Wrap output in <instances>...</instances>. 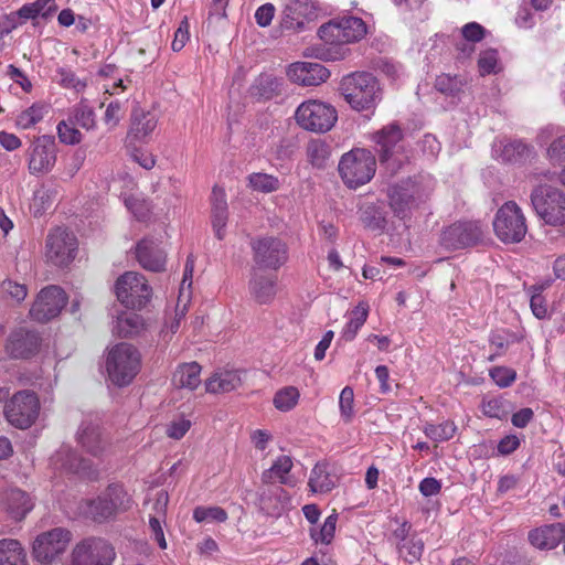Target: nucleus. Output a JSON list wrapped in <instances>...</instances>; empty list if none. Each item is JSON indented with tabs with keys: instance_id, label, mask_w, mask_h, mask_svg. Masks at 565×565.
<instances>
[{
	"instance_id": "1",
	"label": "nucleus",
	"mask_w": 565,
	"mask_h": 565,
	"mask_svg": "<svg viewBox=\"0 0 565 565\" xmlns=\"http://www.w3.org/2000/svg\"><path fill=\"white\" fill-rule=\"evenodd\" d=\"M367 32L365 22L358 17H342L330 20L318 29L319 38L331 45L327 56H320L327 61L344 60L350 49L345 44L359 42Z\"/></svg>"
},
{
	"instance_id": "2",
	"label": "nucleus",
	"mask_w": 565,
	"mask_h": 565,
	"mask_svg": "<svg viewBox=\"0 0 565 565\" xmlns=\"http://www.w3.org/2000/svg\"><path fill=\"white\" fill-rule=\"evenodd\" d=\"M134 500L122 484L111 483L96 498L84 501V513L92 520L103 523L117 514L127 512Z\"/></svg>"
},
{
	"instance_id": "3",
	"label": "nucleus",
	"mask_w": 565,
	"mask_h": 565,
	"mask_svg": "<svg viewBox=\"0 0 565 565\" xmlns=\"http://www.w3.org/2000/svg\"><path fill=\"white\" fill-rule=\"evenodd\" d=\"M340 89L348 104L358 111L371 110L381 100L379 82L367 72H356L343 77Z\"/></svg>"
},
{
	"instance_id": "4",
	"label": "nucleus",
	"mask_w": 565,
	"mask_h": 565,
	"mask_svg": "<svg viewBox=\"0 0 565 565\" xmlns=\"http://www.w3.org/2000/svg\"><path fill=\"white\" fill-rule=\"evenodd\" d=\"M141 355L130 343L121 342L113 347L106 358L109 381L119 387L127 386L140 370Z\"/></svg>"
},
{
	"instance_id": "5",
	"label": "nucleus",
	"mask_w": 565,
	"mask_h": 565,
	"mask_svg": "<svg viewBox=\"0 0 565 565\" xmlns=\"http://www.w3.org/2000/svg\"><path fill=\"white\" fill-rule=\"evenodd\" d=\"M338 170L343 183L350 189H356L372 180L376 171V159L370 150L354 148L341 157Z\"/></svg>"
},
{
	"instance_id": "6",
	"label": "nucleus",
	"mask_w": 565,
	"mask_h": 565,
	"mask_svg": "<svg viewBox=\"0 0 565 565\" xmlns=\"http://www.w3.org/2000/svg\"><path fill=\"white\" fill-rule=\"evenodd\" d=\"M531 204L536 215L547 225L565 224V192L550 184H539L531 192Z\"/></svg>"
},
{
	"instance_id": "7",
	"label": "nucleus",
	"mask_w": 565,
	"mask_h": 565,
	"mask_svg": "<svg viewBox=\"0 0 565 565\" xmlns=\"http://www.w3.org/2000/svg\"><path fill=\"white\" fill-rule=\"evenodd\" d=\"M249 246L255 269L278 270L288 260V246L280 237L256 236L250 238Z\"/></svg>"
},
{
	"instance_id": "8",
	"label": "nucleus",
	"mask_w": 565,
	"mask_h": 565,
	"mask_svg": "<svg viewBox=\"0 0 565 565\" xmlns=\"http://www.w3.org/2000/svg\"><path fill=\"white\" fill-rule=\"evenodd\" d=\"M321 13L322 8L318 0H289L281 13L280 31L291 34L303 32Z\"/></svg>"
},
{
	"instance_id": "9",
	"label": "nucleus",
	"mask_w": 565,
	"mask_h": 565,
	"mask_svg": "<svg viewBox=\"0 0 565 565\" xmlns=\"http://www.w3.org/2000/svg\"><path fill=\"white\" fill-rule=\"evenodd\" d=\"M497 237L503 243H519L526 232L525 216L514 201L505 202L497 212L493 220Z\"/></svg>"
},
{
	"instance_id": "10",
	"label": "nucleus",
	"mask_w": 565,
	"mask_h": 565,
	"mask_svg": "<svg viewBox=\"0 0 565 565\" xmlns=\"http://www.w3.org/2000/svg\"><path fill=\"white\" fill-rule=\"evenodd\" d=\"M295 118L297 124L306 130L326 132L337 122L338 114L329 104L307 100L298 106Z\"/></svg>"
},
{
	"instance_id": "11",
	"label": "nucleus",
	"mask_w": 565,
	"mask_h": 565,
	"mask_svg": "<svg viewBox=\"0 0 565 565\" xmlns=\"http://www.w3.org/2000/svg\"><path fill=\"white\" fill-rule=\"evenodd\" d=\"M72 541V533L64 527H54L39 534L33 541V559L42 565H51L63 555Z\"/></svg>"
},
{
	"instance_id": "12",
	"label": "nucleus",
	"mask_w": 565,
	"mask_h": 565,
	"mask_svg": "<svg viewBox=\"0 0 565 565\" xmlns=\"http://www.w3.org/2000/svg\"><path fill=\"white\" fill-rule=\"evenodd\" d=\"M116 295L125 307L140 310L150 301L152 288L141 274L127 271L116 281Z\"/></svg>"
},
{
	"instance_id": "13",
	"label": "nucleus",
	"mask_w": 565,
	"mask_h": 565,
	"mask_svg": "<svg viewBox=\"0 0 565 565\" xmlns=\"http://www.w3.org/2000/svg\"><path fill=\"white\" fill-rule=\"evenodd\" d=\"M40 402L34 392L20 391L4 405L7 420L19 429L29 428L38 418Z\"/></svg>"
},
{
	"instance_id": "14",
	"label": "nucleus",
	"mask_w": 565,
	"mask_h": 565,
	"mask_svg": "<svg viewBox=\"0 0 565 565\" xmlns=\"http://www.w3.org/2000/svg\"><path fill=\"white\" fill-rule=\"evenodd\" d=\"M67 300L68 297L63 288L56 285L46 286L36 295L29 317L35 322L46 323L61 313Z\"/></svg>"
},
{
	"instance_id": "15",
	"label": "nucleus",
	"mask_w": 565,
	"mask_h": 565,
	"mask_svg": "<svg viewBox=\"0 0 565 565\" xmlns=\"http://www.w3.org/2000/svg\"><path fill=\"white\" fill-rule=\"evenodd\" d=\"M116 553L102 537H87L78 542L71 553L72 565H111Z\"/></svg>"
},
{
	"instance_id": "16",
	"label": "nucleus",
	"mask_w": 565,
	"mask_h": 565,
	"mask_svg": "<svg viewBox=\"0 0 565 565\" xmlns=\"http://www.w3.org/2000/svg\"><path fill=\"white\" fill-rule=\"evenodd\" d=\"M77 250V238L73 232L64 227H55L49 232L45 242L47 262L58 267L70 265Z\"/></svg>"
},
{
	"instance_id": "17",
	"label": "nucleus",
	"mask_w": 565,
	"mask_h": 565,
	"mask_svg": "<svg viewBox=\"0 0 565 565\" xmlns=\"http://www.w3.org/2000/svg\"><path fill=\"white\" fill-rule=\"evenodd\" d=\"M483 238L481 224L477 221H458L446 227L440 234V245L456 250L477 245Z\"/></svg>"
},
{
	"instance_id": "18",
	"label": "nucleus",
	"mask_w": 565,
	"mask_h": 565,
	"mask_svg": "<svg viewBox=\"0 0 565 565\" xmlns=\"http://www.w3.org/2000/svg\"><path fill=\"white\" fill-rule=\"evenodd\" d=\"M41 345L42 337L39 331L19 327L9 333L4 351L11 359L29 360L40 352Z\"/></svg>"
},
{
	"instance_id": "19",
	"label": "nucleus",
	"mask_w": 565,
	"mask_h": 565,
	"mask_svg": "<svg viewBox=\"0 0 565 565\" xmlns=\"http://www.w3.org/2000/svg\"><path fill=\"white\" fill-rule=\"evenodd\" d=\"M28 168L31 174L49 173L56 162V142L50 135L35 138L29 148Z\"/></svg>"
},
{
	"instance_id": "20",
	"label": "nucleus",
	"mask_w": 565,
	"mask_h": 565,
	"mask_svg": "<svg viewBox=\"0 0 565 565\" xmlns=\"http://www.w3.org/2000/svg\"><path fill=\"white\" fill-rule=\"evenodd\" d=\"M415 182L409 178L387 188L388 205L396 217H409L415 203Z\"/></svg>"
},
{
	"instance_id": "21",
	"label": "nucleus",
	"mask_w": 565,
	"mask_h": 565,
	"mask_svg": "<svg viewBox=\"0 0 565 565\" xmlns=\"http://www.w3.org/2000/svg\"><path fill=\"white\" fill-rule=\"evenodd\" d=\"M287 75L302 86H318L329 78L330 72L317 62H297L289 66Z\"/></svg>"
},
{
	"instance_id": "22",
	"label": "nucleus",
	"mask_w": 565,
	"mask_h": 565,
	"mask_svg": "<svg viewBox=\"0 0 565 565\" xmlns=\"http://www.w3.org/2000/svg\"><path fill=\"white\" fill-rule=\"evenodd\" d=\"M139 264L150 271H162L166 266V252L152 238H143L136 246Z\"/></svg>"
},
{
	"instance_id": "23",
	"label": "nucleus",
	"mask_w": 565,
	"mask_h": 565,
	"mask_svg": "<svg viewBox=\"0 0 565 565\" xmlns=\"http://www.w3.org/2000/svg\"><path fill=\"white\" fill-rule=\"evenodd\" d=\"M78 444L90 455L99 456L106 447L97 419L85 418L76 434Z\"/></svg>"
},
{
	"instance_id": "24",
	"label": "nucleus",
	"mask_w": 565,
	"mask_h": 565,
	"mask_svg": "<svg viewBox=\"0 0 565 565\" xmlns=\"http://www.w3.org/2000/svg\"><path fill=\"white\" fill-rule=\"evenodd\" d=\"M403 131L401 127L392 122L384 126L374 135V141L377 146L379 159H387V154L403 152Z\"/></svg>"
},
{
	"instance_id": "25",
	"label": "nucleus",
	"mask_w": 565,
	"mask_h": 565,
	"mask_svg": "<svg viewBox=\"0 0 565 565\" xmlns=\"http://www.w3.org/2000/svg\"><path fill=\"white\" fill-rule=\"evenodd\" d=\"M1 502L8 515L14 521H21L33 509L30 495L18 488L6 490L1 495Z\"/></svg>"
},
{
	"instance_id": "26",
	"label": "nucleus",
	"mask_w": 565,
	"mask_h": 565,
	"mask_svg": "<svg viewBox=\"0 0 565 565\" xmlns=\"http://www.w3.org/2000/svg\"><path fill=\"white\" fill-rule=\"evenodd\" d=\"M276 276L263 273L262 269L252 268L248 288L253 298L258 303L270 302L276 295Z\"/></svg>"
},
{
	"instance_id": "27",
	"label": "nucleus",
	"mask_w": 565,
	"mask_h": 565,
	"mask_svg": "<svg viewBox=\"0 0 565 565\" xmlns=\"http://www.w3.org/2000/svg\"><path fill=\"white\" fill-rule=\"evenodd\" d=\"M529 541L540 550H552L565 541V523L558 522L532 530Z\"/></svg>"
},
{
	"instance_id": "28",
	"label": "nucleus",
	"mask_w": 565,
	"mask_h": 565,
	"mask_svg": "<svg viewBox=\"0 0 565 565\" xmlns=\"http://www.w3.org/2000/svg\"><path fill=\"white\" fill-rule=\"evenodd\" d=\"M56 10L54 0H36L34 2L25 3L18 11L8 15L11 28H15L19 23L28 20L42 17L46 19L52 12Z\"/></svg>"
},
{
	"instance_id": "29",
	"label": "nucleus",
	"mask_w": 565,
	"mask_h": 565,
	"mask_svg": "<svg viewBox=\"0 0 565 565\" xmlns=\"http://www.w3.org/2000/svg\"><path fill=\"white\" fill-rule=\"evenodd\" d=\"M284 79L271 74L262 73L249 87V95L256 100H269L279 96L282 90Z\"/></svg>"
},
{
	"instance_id": "30",
	"label": "nucleus",
	"mask_w": 565,
	"mask_h": 565,
	"mask_svg": "<svg viewBox=\"0 0 565 565\" xmlns=\"http://www.w3.org/2000/svg\"><path fill=\"white\" fill-rule=\"evenodd\" d=\"M211 203L213 230L216 237L218 239H223L225 236V227L228 217L226 195L223 189L216 185L213 188Z\"/></svg>"
},
{
	"instance_id": "31",
	"label": "nucleus",
	"mask_w": 565,
	"mask_h": 565,
	"mask_svg": "<svg viewBox=\"0 0 565 565\" xmlns=\"http://www.w3.org/2000/svg\"><path fill=\"white\" fill-rule=\"evenodd\" d=\"M157 126V118L150 111L142 109H134L131 115V125L128 131L127 139L129 145L132 141H141L150 135Z\"/></svg>"
},
{
	"instance_id": "32",
	"label": "nucleus",
	"mask_w": 565,
	"mask_h": 565,
	"mask_svg": "<svg viewBox=\"0 0 565 565\" xmlns=\"http://www.w3.org/2000/svg\"><path fill=\"white\" fill-rule=\"evenodd\" d=\"M241 372L237 370L214 373L206 382V392L213 394L228 393L242 385Z\"/></svg>"
},
{
	"instance_id": "33",
	"label": "nucleus",
	"mask_w": 565,
	"mask_h": 565,
	"mask_svg": "<svg viewBox=\"0 0 565 565\" xmlns=\"http://www.w3.org/2000/svg\"><path fill=\"white\" fill-rule=\"evenodd\" d=\"M56 462H61V467L68 472L92 478L95 471L90 467V462L77 455L70 448H62L56 454Z\"/></svg>"
},
{
	"instance_id": "34",
	"label": "nucleus",
	"mask_w": 565,
	"mask_h": 565,
	"mask_svg": "<svg viewBox=\"0 0 565 565\" xmlns=\"http://www.w3.org/2000/svg\"><path fill=\"white\" fill-rule=\"evenodd\" d=\"M201 365L196 362L180 364L172 375L177 387L195 390L201 383Z\"/></svg>"
},
{
	"instance_id": "35",
	"label": "nucleus",
	"mask_w": 565,
	"mask_h": 565,
	"mask_svg": "<svg viewBox=\"0 0 565 565\" xmlns=\"http://www.w3.org/2000/svg\"><path fill=\"white\" fill-rule=\"evenodd\" d=\"M0 565H28L26 554L17 540L0 541Z\"/></svg>"
},
{
	"instance_id": "36",
	"label": "nucleus",
	"mask_w": 565,
	"mask_h": 565,
	"mask_svg": "<svg viewBox=\"0 0 565 565\" xmlns=\"http://www.w3.org/2000/svg\"><path fill=\"white\" fill-rule=\"evenodd\" d=\"M330 154V146L321 139L310 140L307 145V157L317 169H324L327 167Z\"/></svg>"
},
{
	"instance_id": "37",
	"label": "nucleus",
	"mask_w": 565,
	"mask_h": 565,
	"mask_svg": "<svg viewBox=\"0 0 565 565\" xmlns=\"http://www.w3.org/2000/svg\"><path fill=\"white\" fill-rule=\"evenodd\" d=\"M308 486L312 492L326 493L334 488V482L327 471V465L317 463L310 475Z\"/></svg>"
},
{
	"instance_id": "38",
	"label": "nucleus",
	"mask_w": 565,
	"mask_h": 565,
	"mask_svg": "<svg viewBox=\"0 0 565 565\" xmlns=\"http://www.w3.org/2000/svg\"><path fill=\"white\" fill-rule=\"evenodd\" d=\"M532 156V148L520 140L507 143L501 152V157L507 162L521 163Z\"/></svg>"
},
{
	"instance_id": "39",
	"label": "nucleus",
	"mask_w": 565,
	"mask_h": 565,
	"mask_svg": "<svg viewBox=\"0 0 565 565\" xmlns=\"http://www.w3.org/2000/svg\"><path fill=\"white\" fill-rule=\"evenodd\" d=\"M292 468V460L289 456H279L273 463V466L265 470L262 475L264 483H270L274 477H277L281 483H286V475Z\"/></svg>"
},
{
	"instance_id": "40",
	"label": "nucleus",
	"mask_w": 565,
	"mask_h": 565,
	"mask_svg": "<svg viewBox=\"0 0 565 565\" xmlns=\"http://www.w3.org/2000/svg\"><path fill=\"white\" fill-rule=\"evenodd\" d=\"M142 318L137 313L120 316L117 319L115 331L121 338H130L139 332Z\"/></svg>"
},
{
	"instance_id": "41",
	"label": "nucleus",
	"mask_w": 565,
	"mask_h": 565,
	"mask_svg": "<svg viewBox=\"0 0 565 565\" xmlns=\"http://www.w3.org/2000/svg\"><path fill=\"white\" fill-rule=\"evenodd\" d=\"M367 318V307L359 305L350 316V320L347 323L345 328L342 331V338L345 341H352L358 330L364 324Z\"/></svg>"
},
{
	"instance_id": "42",
	"label": "nucleus",
	"mask_w": 565,
	"mask_h": 565,
	"mask_svg": "<svg viewBox=\"0 0 565 565\" xmlns=\"http://www.w3.org/2000/svg\"><path fill=\"white\" fill-rule=\"evenodd\" d=\"M299 396L297 387L286 386L275 394L273 403L278 411L288 412L297 405Z\"/></svg>"
},
{
	"instance_id": "43",
	"label": "nucleus",
	"mask_w": 565,
	"mask_h": 565,
	"mask_svg": "<svg viewBox=\"0 0 565 565\" xmlns=\"http://www.w3.org/2000/svg\"><path fill=\"white\" fill-rule=\"evenodd\" d=\"M456 429L457 427L452 422H444L439 425L426 424L424 433L431 440L440 443L452 438Z\"/></svg>"
},
{
	"instance_id": "44",
	"label": "nucleus",
	"mask_w": 565,
	"mask_h": 565,
	"mask_svg": "<svg viewBox=\"0 0 565 565\" xmlns=\"http://www.w3.org/2000/svg\"><path fill=\"white\" fill-rule=\"evenodd\" d=\"M463 82L458 76L441 74L435 81V88L447 96H458L462 92Z\"/></svg>"
},
{
	"instance_id": "45",
	"label": "nucleus",
	"mask_w": 565,
	"mask_h": 565,
	"mask_svg": "<svg viewBox=\"0 0 565 565\" xmlns=\"http://www.w3.org/2000/svg\"><path fill=\"white\" fill-rule=\"evenodd\" d=\"M45 113V106L40 104H33L28 109L23 110L17 117V126L22 129H29L35 126L43 119Z\"/></svg>"
},
{
	"instance_id": "46",
	"label": "nucleus",
	"mask_w": 565,
	"mask_h": 565,
	"mask_svg": "<svg viewBox=\"0 0 565 565\" xmlns=\"http://www.w3.org/2000/svg\"><path fill=\"white\" fill-rule=\"evenodd\" d=\"M337 520L338 515L331 514L326 519L320 529L312 527L310 530L311 539L316 543L329 544L334 536Z\"/></svg>"
},
{
	"instance_id": "47",
	"label": "nucleus",
	"mask_w": 565,
	"mask_h": 565,
	"mask_svg": "<svg viewBox=\"0 0 565 565\" xmlns=\"http://www.w3.org/2000/svg\"><path fill=\"white\" fill-rule=\"evenodd\" d=\"M249 184L254 190L269 193L279 188L277 178L266 173H253L249 175Z\"/></svg>"
},
{
	"instance_id": "48",
	"label": "nucleus",
	"mask_w": 565,
	"mask_h": 565,
	"mask_svg": "<svg viewBox=\"0 0 565 565\" xmlns=\"http://www.w3.org/2000/svg\"><path fill=\"white\" fill-rule=\"evenodd\" d=\"M193 519L199 523L207 520L225 522L227 520V513L220 507H198L193 511Z\"/></svg>"
},
{
	"instance_id": "49",
	"label": "nucleus",
	"mask_w": 565,
	"mask_h": 565,
	"mask_svg": "<svg viewBox=\"0 0 565 565\" xmlns=\"http://www.w3.org/2000/svg\"><path fill=\"white\" fill-rule=\"evenodd\" d=\"M399 552L407 551L404 559L413 564L420 559L424 552V542L422 539L412 536L408 541H405L402 545H398Z\"/></svg>"
},
{
	"instance_id": "50",
	"label": "nucleus",
	"mask_w": 565,
	"mask_h": 565,
	"mask_svg": "<svg viewBox=\"0 0 565 565\" xmlns=\"http://www.w3.org/2000/svg\"><path fill=\"white\" fill-rule=\"evenodd\" d=\"M354 392L350 386H345L340 394L339 407L341 416L345 423L351 422L354 416Z\"/></svg>"
},
{
	"instance_id": "51",
	"label": "nucleus",
	"mask_w": 565,
	"mask_h": 565,
	"mask_svg": "<svg viewBox=\"0 0 565 565\" xmlns=\"http://www.w3.org/2000/svg\"><path fill=\"white\" fill-rule=\"evenodd\" d=\"M126 206L138 221H146L151 214V204L143 199L131 196L126 200Z\"/></svg>"
},
{
	"instance_id": "52",
	"label": "nucleus",
	"mask_w": 565,
	"mask_h": 565,
	"mask_svg": "<svg viewBox=\"0 0 565 565\" xmlns=\"http://www.w3.org/2000/svg\"><path fill=\"white\" fill-rule=\"evenodd\" d=\"M75 122L68 125L65 121H61L57 125V135L61 142L65 145H76L82 140V134L75 128Z\"/></svg>"
},
{
	"instance_id": "53",
	"label": "nucleus",
	"mask_w": 565,
	"mask_h": 565,
	"mask_svg": "<svg viewBox=\"0 0 565 565\" xmlns=\"http://www.w3.org/2000/svg\"><path fill=\"white\" fill-rule=\"evenodd\" d=\"M74 122L85 129H92L95 126V114L90 107L79 104L74 109Z\"/></svg>"
},
{
	"instance_id": "54",
	"label": "nucleus",
	"mask_w": 565,
	"mask_h": 565,
	"mask_svg": "<svg viewBox=\"0 0 565 565\" xmlns=\"http://www.w3.org/2000/svg\"><path fill=\"white\" fill-rule=\"evenodd\" d=\"M490 376L500 387H508L515 381L516 372L510 367L497 366L490 371Z\"/></svg>"
},
{
	"instance_id": "55",
	"label": "nucleus",
	"mask_w": 565,
	"mask_h": 565,
	"mask_svg": "<svg viewBox=\"0 0 565 565\" xmlns=\"http://www.w3.org/2000/svg\"><path fill=\"white\" fill-rule=\"evenodd\" d=\"M498 63V52L494 49H489L483 52H481L479 60H478V66L480 70V73L482 75L491 74L495 72V66Z\"/></svg>"
},
{
	"instance_id": "56",
	"label": "nucleus",
	"mask_w": 565,
	"mask_h": 565,
	"mask_svg": "<svg viewBox=\"0 0 565 565\" xmlns=\"http://www.w3.org/2000/svg\"><path fill=\"white\" fill-rule=\"evenodd\" d=\"M380 163L384 166L386 172L394 177L407 163V157L403 152L390 153L387 159H379Z\"/></svg>"
},
{
	"instance_id": "57",
	"label": "nucleus",
	"mask_w": 565,
	"mask_h": 565,
	"mask_svg": "<svg viewBox=\"0 0 565 565\" xmlns=\"http://www.w3.org/2000/svg\"><path fill=\"white\" fill-rule=\"evenodd\" d=\"M487 34V30L477 22H469L461 28L462 39L467 42L479 43Z\"/></svg>"
},
{
	"instance_id": "58",
	"label": "nucleus",
	"mask_w": 565,
	"mask_h": 565,
	"mask_svg": "<svg viewBox=\"0 0 565 565\" xmlns=\"http://www.w3.org/2000/svg\"><path fill=\"white\" fill-rule=\"evenodd\" d=\"M361 221L371 230H382L385 226V220L381 213L373 206H367L361 214Z\"/></svg>"
},
{
	"instance_id": "59",
	"label": "nucleus",
	"mask_w": 565,
	"mask_h": 565,
	"mask_svg": "<svg viewBox=\"0 0 565 565\" xmlns=\"http://www.w3.org/2000/svg\"><path fill=\"white\" fill-rule=\"evenodd\" d=\"M2 289L18 302L23 301L28 295V288L25 285L15 282L11 279H6L2 281Z\"/></svg>"
},
{
	"instance_id": "60",
	"label": "nucleus",
	"mask_w": 565,
	"mask_h": 565,
	"mask_svg": "<svg viewBox=\"0 0 565 565\" xmlns=\"http://www.w3.org/2000/svg\"><path fill=\"white\" fill-rule=\"evenodd\" d=\"M547 156L553 162H561L565 159V135L552 141L547 148Z\"/></svg>"
},
{
	"instance_id": "61",
	"label": "nucleus",
	"mask_w": 565,
	"mask_h": 565,
	"mask_svg": "<svg viewBox=\"0 0 565 565\" xmlns=\"http://www.w3.org/2000/svg\"><path fill=\"white\" fill-rule=\"evenodd\" d=\"M275 7L271 3L260 6L255 12V20L259 26H268L275 17Z\"/></svg>"
},
{
	"instance_id": "62",
	"label": "nucleus",
	"mask_w": 565,
	"mask_h": 565,
	"mask_svg": "<svg viewBox=\"0 0 565 565\" xmlns=\"http://www.w3.org/2000/svg\"><path fill=\"white\" fill-rule=\"evenodd\" d=\"M191 423L188 419L172 422L167 428V435L173 439H181L190 429Z\"/></svg>"
},
{
	"instance_id": "63",
	"label": "nucleus",
	"mask_w": 565,
	"mask_h": 565,
	"mask_svg": "<svg viewBox=\"0 0 565 565\" xmlns=\"http://www.w3.org/2000/svg\"><path fill=\"white\" fill-rule=\"evenodd\" d=\"M531 310L533 315L537 319H544L547 315V307L545 299L539 292L532 291L531 301H530Z\"/></svg>"
},
{
	"instance_id": "64",
	"label": "nucleus",
	"mask_w": 565,
	"mask_h": 565,
	"mask_svg": "<svg viewBox=\"0 0 565 565\" xmlns=\"http://www.w3.org/2000/svg\"><path fill=\"white\" fill-rule=\"evenodd\" d=\"M441 484L435 478H425L419 483V491L424 497L436 495L440 492Z\"/></svg>"
}]
</instances>
